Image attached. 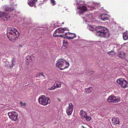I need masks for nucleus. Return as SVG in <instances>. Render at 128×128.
<instances>
[{"label": "nucleus", "instance_id": "1", "mask_svg": "<svg viewBox=\"0 0 128 128\" xmlns=\"http://www.w3.org/2000/svg\"><path fill=\"white\" fill-rule=\"evenodd\" d=\"M6 34L9 40L12 42H14L17 40L20 35L17 30L14 28H8Z\"/></svg>", "mask_w": 128, "mask_h": 128}, {"label": "nucleus", "instance_id": "2", "mask_svg": "<svg viewBox=\"0 0 128 128\" xmlns=\"http://www.w3.org/2000/svg\"><path fill=\"white\" fill-rule=\"evenodd\" d=\"M96 34L97 36L106 38L109 37L110 35L108 30L102 26L97 27Z\"/></svg>", "mask_w": 128, "mask_h": 128}, {"label": "nucleus", "instance_id": "3", "mask_svg": "<svg viewBox=\"0 0 128 128\" xmlns=\"http://www.w3.org/2000/svg\"><path fill=\"white\" fill-rule=\"evenodd\" d=\"M76 4L78 5L77 7V12L79 14H82L85 12L91 10V7L88 6L86 7L83 6V4L84 2L82 1L78 0L76 1Z\"/></svg>", "mask_w": 128, "mask_h": 128}, {"label": "nucleus", "instance_id": "4", "mask_svg": "<svg viewBox=\"0 0 128 128\" xmlns=\"http://www.w3.org/2000/svg\"><path fill=\"white\" fill-rule=\"evenodd\" d=\"M56 66L60 70H62L68 67L70 65L69 62L63 58H60L56 61Z\"/></svg>", "mask_w": 128, "mask_h": 128}, {"label": "nucleus", "instance_id": "5", "mask_svg": "<svg viewBox=\"0 0 128 128\" xmlns=\"http://www.w3.org/2000/svg\"><path fill=\"white\" fill-rule=\"evenodd\" d=\"M38 100L40 104L44 106L50 104V102L49 98L44 95L40 97Z\"/></svg>", "mask_w": 128, "mask_h": 128}, {"label": "nucleus", "instance_id": "6", "mask_svg": "<svg viewBox=\"0 0 128 128\" xmlns=\"http://www.w3.org/2000/svg\"><path fill=\"white\" fill-rule=\"evenodd\" d=\"M9 118L15 122L18 120V114L15 111H12L8 113Z\"/></svg>", "mask_w": 128, "mask_h": 128}, {"label": "nucleus", "instance_id": "7", "mask_svg": "<svg viewBox=\"0 0 128 128\" xmlns=\"http://www.w3.org/2000/svg\"><path fill=\"white\" fill-rule=\"evenodd\" d=\"M116 82L123 88H126L128 86V82L124 79H118L116 80Z\"/></svg>", "mask_w": 128, "mask_h": 128}, {"label": "nucleus", "instance_id": "8", "mask_svg": "<svg viewBox=\"0 0 128 128\" xmlns=\"http://www.w3.org/2000/svg\"><path fill=\"white\" fill-rule=\"evenodd\" d=\"M10 18V16L8 14L3 12H0V19L2 20H7L9 19Z\"/></svg>", "mask_w": 128, "mask_h": 128}, {"label": "nucleus", "instance_id": "9", "mask_svg": "<svg viewBox=\"0 0 128 128\" xmlns=\"http://www.w3.org/2000/svg\"><path fill=\"white\" fill-rule=\"evenodd\" d=\"M120 99L113 95L109 96L107 99V101L109 102L116 103L120 101Z\"/></svg>", "mask_w": 128, "mask_h": 128}, {"label": "nucleus", "instance_id": "10", "mask_svg": "<svg viewBox=\"0 0 128 128\" xmlns=\"http://www.w3.org/2000/svg\"><path fill=\"white\" fill-rule=\"evenodd\" d=\"M69 106L66 109V113L68 116L70 115L73 111L74 108L73 105L72 103H70L68 104Z\"/></svg>", "mask_w": 128, "mask_h": 128}, {"label": "nucleus", "instance_id": "11", "mask_svg": "<svg viewBox=\"0 0 128 128\" xmlns=\"http://www.w3.org/2000/svg\"><path fill=\"white\" fill-rule=\"evenodd\" d=\"M110 16L107 14H104L101 15L99 18L102 21H105L109 19Z\"/></svg>", "mask_w": 128, "mask_h": 128}, {"label": "nucleus", "instance_id": "12", "mask_svg": "<svg viewBox=\"0 0 128 128\" xmlns=\"http://www.w3.org/2000/svg\"><path fill=\"white\" fill-rule=\"evenodd\" d=\"M32 56H28L26 58V63L27 65H28L29 63L32 62Z\"/></svg>", "mask_w": 128, "mask_h": 128}, {"label": "nucleus", "instance_id": "13", "mask_svg": "<svg viewBox=\"0 0 128 128\" xmlns=\"http://www.w3.org/2000/svg\"><path fill=\"white\" fill-rule=\"evenodd\" d=\"M68 34V35L70 36H66V38L69 39H72L74 38H76V35L74 33H71L70 32H68L67 33H66L65 35H66Z\"/></svg>", "mask_w": 128, "mask_h": 128}, {"label": "nucleus", "instance_id": "14", "mask_svg": "<svg viewBox=\"0 0 128 128\" xmlns=\"http://www.w3.org/2000/svg\"><path fill=\"white\" fill-rule=\"evenodd\" d=\"M37 1V0H28V4L31 6H35V3Z\"/></svg>", "mask_w": 128, "mask_h": 128}, {"label": "nucleus", "instance_id": "15", "mask_svg": "<svg viewBox=\"0 0 128 128\" xmlns=\"http://www.w3.org/2000/svg\"><path fill=\"white\" fill-rule=\"evenodd\" d=\"M11 64H10L9 66V68H12L13 66L15 65L16 63V59L13 58L12 59V60L11 62Z\"/></svg>", "mask_w": 128, "mask_h": 128}, {"label": "nucleus", "instance_id": "16", "mask_svg": "<svg viewBox=\"0 0 128 128\" xmlns=\"http://www.w3.org/2000/svg\"><path fill=\"white\" fill-rule=\"evenodd\" d=\"M2 9L6 11H10L14 10L13 8H9L8 6L5 5L3 6L2 7Z\"/></svg>", "mask_w": 128, "mask_h": 128}, {"label": "nucleus", "instance_id": "17", "mask_svg": "<svg viewBox=\"0 0 128 128\" xmlns=\"http://www.w3.org/2000/svg\"><path fill=\"white\" fill-rule=\"evenodd\" d=\"M112 122L114 124H118V125L120 124L119 119L117 118H112Z\"/></svg>", "mask_w": 128, "mask_h": 128}, {"label": "nucleus", "instance_id": "18", "mask_svg": "<svg viewBox=\"0 0 128 128\" xmlns=\"http://www.w3.org/2000/svg\"><path fill=\"white\" fill-rule=\"evenodd\" d=\"M57 33H60V31L58 28L56 30H55L54 33L53 34V36L54 37L57 36H62L63 35H58V34H56Z\"/></svg>", "mask_w": 128, "mask_h": 128}, {"label": "nucleus", "instance_id": "19", "mask_svg": "<svg viewBox=\"0 0 128 128\" xmlns=\"http://www.w3.org/2000/svg\"><path fill=\"white\" fill-rule=\"evenodd\" d=\"M123 37L124 39L126 40L128 39V32L126 31L123 34Z\"/></svg>", "mask_w": 128, "mask_h": 128}, {"label": "nucleus", "instance_id": "20", "mask_svg": "<svg viewBox=\"0 0 128 128\" xmlns=\"http://www.w3.org/2000/svg\"><path fill=\"white\" fill-rule=\"evenodd\" d=\"M63 47L64 49L68 47V43L66 40H64L63 42Z\"/></svg>", "mask_w": 128, "mask_h": 128}, {"label": "nucleus", "instance_id": "21", "mask_svg": "<svg viewBox=\"0 0 128 128\" xmlns=\"http://www.w3.org/2000/svg\"><path fill=\"white\" fill-rule=\"evenodd\" d=\"M80 114L82 118H84L87 115L86 112L83 111L82 110L80 111Z\"/></svg>", "mask_w": 128, "mask_h": 128}, {"label": "nucleus", "instance_id": "22", "mask_svg": "<svg viewBox=\"0 0 128 128\" xmlns=\"http://www.w3.org/2000/svg\"><path fill=\"white\" fill-rule=\"evenodd\" d=\"M86 90L85 91V93L87 94H89L91 92L92 90V88H88L85 89Z\"/></svg>", "mask_w": 128, "mask_h": 128}, {"label": "nucleus", "instance_id": "23", "mask_svg": "<svg viewBox=\"0 0 128 128\" xmlns=\"http://www.w3.org/2000/svg\"><path fill=\"white\" fill-rule=\"evenodd\" d=\"M107 54L109 56H113L116 54V53L114 52V51L113 50H112L110 52H107Z\"/></svg>", "mask_w": 128, "mask_h": 128}, {"label": "nucleus", "instance_id": "24", "mask_svg": "<svg viewBox=\"0 0 128 128\" xmlns=\"http://www.w3.org/2000/svg\"><path fill=\"white\" fill-rule=\"evenodd\" d=\"M88 28L90 31H96V32L97 28L96 29L94 28H93L92 26L90 25L88 26Z\"/></svg>", "mask_w": 128, "mask_h": 128}, {"label": "nucleus", "instance_id": "25", "mask_svg": "<svg viewBox=\"0 0 128 128\" xmlns=\"http://www.w3.org/2000/svg\"><path fill=\"white\" fill-rule=\"evenodd\" d=\"M60 31V33H62L64 32V31L66 30V28H58Z\"/></svg>", "mask_w": 128, "mask_h": 128}, {"label": "nucleus", "instance_id": "26", "mask_svg": "<svg viewBox=\"0 0 128 128\" xmlns=\"http://www.w3.org/2000/svg\"><path fill=\"white\" fill-rule=\"evenodd\" d=\"M61 83L59 82H57L56 83V86L55 88L56 87L57 88H58L61 86Z\"/></svg>", "mask_w": 128, "mask_h": 128}, {"label": "nucleus", "instance_id": "27", "mask_svg": "<svg viewBox=\"0 0 128 128\" xmlns=\"http://www.w3.org/2000/svg\"><path fill=\"white\" fill-rule=\"evenodd\" d=\"M84 118H85L86 120L87 121H90L91 119V118L89 116H88L87 115H86V116Z\"/></svg>", "mask_w": 128, "mask_h": 128}, {"label": "nucleus", "instance_id": "28", "mask_svg": "<svg viewBox=\"0 0 128 128\" xmlns=\"http://www.w3.org/2000/svg\"><path fill=\"white\" fill-rule=\"evenodd\" d=\"M9 61H6L5 62V66L6 67L8 68H9V66L10 65L9 64Z\"/></svg>", "mask_w": 128, "mask_h": 128}, {"label": "nucleus", "instance_id": "29", "mask_svg": "<svg viewBox=\"0 0 128 128\" xmlns=\"http://www.w3.org/2000/svg\"><path fill=\"white\" fill-rule=\"evenodd\" d=\"M50 3L53 6H54L56 4V2L54 0H50Z\"/></svg>", "mask_w": 128, "mask_h": 128}, {"label": "nucleus", "instance_id": "30", "mask_svg": "<svg viewBox=\"0 0 128 128\" xmlns=\"http://www.w3.org/2000/svg\"><path fill=\"white\" fill-rule=\"evenodd\" d=\"M92 14H90L89 15H88L86 16V18L87 19H88V18H89L90 19L92 18Z\"/></svg>", "mask_w": 128, "mask_h": 128}, {"label": "nucleus", "instance_id": "31", "mask_svg": "<svg viewBox=\"0 0 128 128\" xmlns=\"http://www.w3.org/2000/svg\"><path fill=\"white\" fill-rule=\"evenodd\" d=\"M55 89V87L54 86H52L51 87L49 88H48V90H54Z\"/></svg>", "mask_w": 128, "mask_h": 128}, {"label": "nucleus", "instance_id": "32", "mask_svg": "<svg viewBox=\"0 0 128 128\" xmlns=\"http://www.w3.org/2000/svg\"><path fill=\"white\" fill-rule=\"evenodd\" d=\"M20 104H21V105L23 106H25V105L26 104L25 103H23L22 102H20Z\"/></svg>", "mask_w": 128, "mask_h": 128}, {"label": "nucleus", "instance_id": "33", "mask_svg": "<svg viewBox=\"0 0 128 128\" xmlns=\"http://www.w3.org/2000/svg\"><path fill=\"white\" fill-rule=\"evenodd\" d=\"M40 76V73L37 74L36 76V77H38V76Z\"/></svg>", "mask_w": 128, "mask_h": 128}, {"label": "nucleus", "instance_id": "34", "mask_svg": "<svg viewBox=\"0 0 128 128\" xmlns=\"http://www.w3.org/2000/svg\"><path fill=\"white\" fill-rule=\"evenodd\" d=\"M40 76H42L44 77L45 76L42 73H40Z\"/></svg>", "mask_w": 128, "mask_h": 128}, {"label": "nucleus", "instance_id": "35", "mask_svg": "<svg viewBox=\"0 0 128 128\" xmlns=\"http://www.w3.org/2000/svg\"><path fill=\"white\" fill-rule=\"evenodd\" d=\"M124 45L125 46H126L127 45H128V42L126 43H124Z\"/></svg>", "mask_w": 128, "mask_h": 128}, {"label": "nucleus", "instance_id": "36", "mask_svg": "<svg viewBox=\"0 0 128 128\" xmlns=\"http://www.w3.org/2000/svg\"><path fill=\"white\" fill-rule=\"evenodd\" d=\"M94 73V72L93 71H92V72H90V74H93Z\"/></svg>", "mask_w": 128, "mask_h": 128}, {"label": "nucleus", "instance_id": "37", "mask_svg": "<svg viewBox=\"0 0 128 128\" xmlns=\"http://www.w3.org/2000/svg\"><path fill=\"white\" fill-rule=\"evenodd\" d=\"M94 6H96V5H97V4H95V3H94Z\"/></svg>", "mask_w": 128, "mask_h": 128}, {"label": "nucleus", "instance_id": "38", "mask_svg": "<svg viewBox=\"0 0 128 128\" xmlns=\"http://www.w3.org/2000/svg\"><path fill=\"white\" fill-rule=\"evenodd\" d=\"M56 24H54V26L55 27H56Z\"/></svg>", "mask_w": 128, "mask_h": 128}, {"label": "nucleus", "instance_id": "39", "mask_svg": "<svg viewBox=\"0 0 128 128\" xmlns=\"http://www.w3.org/2000/svg\"><path fill=\"white\" fill-rule=\"evenodd\" d=\"M124 46V45L123 44H122L121 46V47H123Z\"/></svg>", "mask_w": 128, "mask_h": 128}, {"label": "nucleus", "instance_id": "40", "mask_svg": "<svg viewBox=\"0 0 128 128\" xmlns=\"http://www.w3.org/2000/svg\"><path fill=\"white\" fill-rule=\"evenodd\" d=\"M92 8H94V6H92Z\"/></svg>", "mask_w": 128, "mask_h": 128}, {"label": "nucleus", "instance_id": "41", "mask_svg": "<svg viewBox=\"0 0 128 128\" xmlns=\"http://www.w3.org/2000/svg\"><path fill=\"white\" fill-rule=\"evenodd\" d=\"M44 1H46V0H43Z\"/></svg>", "mask_w": 128, "mask_h": 128}, {"label": "nucleus", "instance_id": "42", "mask_svg": "<svg viewBox=\"0 0 128 128\" xmlns=\"http://www.w3.org/2000/svg\"><path fill=\"white\" fill-rule=\"evenodd\" d=\"M62 24H64V22H62Z\"/></svg>", "mask_w": 128, "mask_h": 128}, {"label": "nucleus", "instance_id": "43", "mask_svg": "<svg viewBox=\"0 0 128 128\" xmlns=\"http://www.w3.org/2000/svg\"><path fill=\"white\" fill-rule=\"evenodd\" d=\"M64 38V36H62Z\"/></svg>", "mask_w": 128, "mask_h": 128}, {"label": "nucleus", "instance_id": "44", "mask_svg": "<svg viewBox=\"0 0 128 128\" xmlns=\"http://www.w3.org/2000/svg\"><path fill=\"white\" fill-rule=\"evenodd\" d=\"M122 53H123V54H124V52H122Z\"/></svg>", "mask_w": 128, "mask_h": 128}]
</instances>
